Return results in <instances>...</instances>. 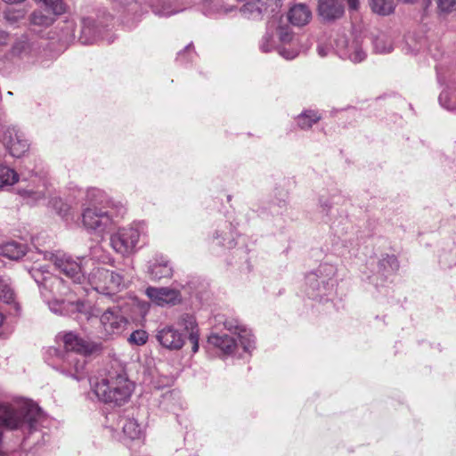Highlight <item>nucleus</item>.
I'll use <instances>...</instances> for the list:
<instances>
[{
  "mask_svg": "<svg viewBox=\"0 0 456 456\" xmlns=\"http://www.w3.org/2000/svg\"><path fill=\"white\" fill-rule=\"evenodd\" d=\"M133 390L134 384L125 373L110 374L94 386L95 395L100 400L116 405H122L126 403Z\"/></svg>",
  "mask_w": 456,
  "mask_h": 456,
  "instance_id": "obj_1",
  "label": "nucleus"
},
{
  "mask_svg": "<svg viewBox=\"0 0 456 456\" xmlns=\"http://www.w3.org/2000/svg\"><path fill=\"white\" fill-rule=\"evenodd\" d=\"M94 289L103 294H112L125 287L123 277L117 273L103 269H94L87 277Z\"/></svg>",
  "mask_w": 456,
  "mask_h": 456,
  "instance_id": "obj_2",
  "label": "nucleus"
},
{
  "mask_svg": "<svg viewBox=\"0 0 456 456\" xmlns=\"http://www.w3.org/2000/svg\"><path fill=\"white\" fill-rule=\"evenodd\" d=\"M65 12L66 6L61 0H42L41 8L34 11L29 17L30 24L47 28L55 21L56 16Z\"/></svg>",
  "mask_w": 456,
  "mask_h": 456,
  "instance_id": "obj_3",
  "label": "nucleus"
},
{
  "mask_svg": "<svg viewBox=\"0 0 456 456\" xmlns=\"http://www.w3.org/2000/svg\"><path fill=\"white\" fill-rule=\"evenodd\" d=\"M139 238V228L134 226L122 228L111 235L110 245L116 252L128 255L135 248Z\"/></svg>",
  "mask_w": 456,
  "mask_h": 456,
  "instance_id": "obj_4",
  "label": "nucleus"
},
{
  "mask_svg": "<svg viewBox=\"0 0 456 456\" xmlns=\"http://www.w3.org/2000/svg\"><path fill=\"white\" fill-rule=\"evenodd\" d=\"M2 141L5 149L14 158L24 156L30 147L25 134L14 126L5 128Z\"/></svg>",
  "mask_w": 456,
  "mask_h": 456,
  "instance_id": "obj_5",
  "label": "nucleus"
},
{
  "mask_svg": "<svg viewBox=\"0 0 456 456\" xmlns=\"http://www.w3.org/2000/svg\"><path fill=\"white\" fill-rule=\"evenodd\" d=\"M51 261L67 277L72 279L74 282L82 283L86 277L81 262H77L70 256L64 253L53 254Z\"/></svg>",
  "mask_w": 456,
  "mask_h": 456,
  "instance_id": "obj_6",
  "label": "nucleus"
},
{
  "mask_svg": "<svg viewBox=\"0 0 456 456\" xmlns=\"http://www.w3.org/2000/svg\"><path fill=\"white\" fill-rule=\"evenodd\" d=\"M112 216L107 211L97 208L94 204L86 208L82 214L83 224L88 230H103L112 220Z\"/></svg>",
  "mask_w": 456,
  "mask_h": 456,
  "instance_id": "obj_7",
  "label": "nucleus"
},
{
  "mask_svg": "<svg viewBox=\"0 0 456 456\" xmlns=\"http://www.w3.org/2000/svg\"><path fill=\"white\" fill-rule=\"evenodd\" d=\"M64 347L67 351L75 352L82 355H89L102 350V345L87 341L73 332L65 333L62 337Z\"/></svg>",
  "mask_w": 456,
  "mask_h": 456,
  "instance_id": "obj_8",
  "label": "nucleus"
},
{
  "mask_svg": "<svg viewBox=\"0 0 456 456\" xmlns=\"http://www.w3.org/2000/svg\"><path fill=\"white\" fill-rule=\"evenodd\" d=\"M145 293L154 304L159 306L175 305L182 302L180 291L167 287H149Z\"/></svg>",
  "mask_w": 456,
  "mask_h": 456,
  "instance_id": "obj_9",
  "label": "nucleus"
},
{
  "mask_svg": "<svg viewBox=\"0 0 456 456\" xmlns=\"http://www.w3.org/2000/svg\"><path fill=\"white\" fill-rule=\"evenodd\" d=\"M101 323L107 336L120 334L127 322L118 308L106 310L101 316Z\"/></svg>",
  "mask_w": 456,
  "mask_h": 456,
  "instance_id": "obj_10",
  "label": "nucleus"
},
{
  "mask_svg": "<svg viewBox=\"0 0 456 456\" xmlns=\"http://www.w3.org/2000/svg\"><path fill=\"white\" fill-rule=\"evenodd\" d=\"M318 13L325 20L341 18L344 14L343 0H319Z\"/></svg>",
  "mask_w": 456,
  "mask_h": 456,
  "instance_id": "obj_11",
  "label": "nucleus"
},
{
  "mask_svg": "<svg viewBox=\"0 0 456 456\" xmlns=\"http://www.w3.org/2000/svg\"><path fill=\"white\" fill-rule=\"evenodd\" d=\"M157 338L164 347L172 350H178L184 344L183 336L171 326L160 330L157 334Z\"/></svg>",
  "mask_w": 456,
  "mask_h": 456,
  "instance_id": "obj_12",
  "label": "nucleus"
},
{
  "mask_svg": "<svg viewBox=\"0 0 456 456\" xmlns=\"http://www.w3.org/2000/svg\"><path fill=\"white\" fill-rule=\"evenodd\" d=\"M288 18L291 24L302 27L311 20L312 12L306 4H297L290 8Z\"/></svg>",
  "mask_w": 456,
  "mask_h": 456,
  "instance_id": "obj_13",
  "label": "nucleus"
},
{
  "mask_svg": "<svg viewBox=\"0 0 456 456\" xmlns=\"http://www.w3.org/2000/svg\"><path fill=\"white\" fill-rule=\"evenodd\" d=\"M224 324L226 330L238 335L240 342L246 351H249L253 347L254 339L250 332L244 326L239 324L238 321L227 320Z\"/></svg>",
  "mask_w": 456,
  "mask_h": 456,
  "instance_id": "obj_14",
  "label": "nucleus"
},
{
  "mask_svg": "<svg viewBox=\"0 0 456 456\" xmlns=\"http://www.w3.org/2000/svg\"><path fill=\"white\" fill-rule=\"evenodd\" d=\"M50 310L57 314H71L74 313H81L83 311L84 303L81 301L77 302H65L60 300H52L48 302Z\"/></svg>",
  "mask_w": 456,
  "mask_h": 456,
  "instance_id": "obj_15",
  "label": "nucleus"
},
{
  "mask_svg": "<svg viewBox=\"0 0 456 456\" xmlns=\"http://www.w3.org/2000/svg\"><path fill=\"white\" fill-rule=\"evenodd\" d=\"M208 341L210 345L220 349L224 354H232L236 347L235 340L226 334H211L208 337Z\"/></svg>",
  "mask_w": 456,
  "mask_h": 456,
  "instance_id": "obj_16",
  "label": "nucleus"
},
{
  "mask_svg": "<svg viewBox=\"0 0 456 456\" xmlns=\"http://www.w3.org/2000/svg\"><path fill=\"white\" fill-rule=\"evenodd\" d=\"M15 298V292L12 287L10 279L0 276V301L7 305H12L14 309L18 310L19 305Z\"/></svg>",
  "mask_w": 456,
  "mask_h": 456,
  "instance_id": "obj_17",
  "label": "nucleus"
},
{
  "mask_svg": "<svg viewBox=\"0 0 456 456\" xmlns=\"http://www.w3.org/2000/svg\"><path fill=\"white\" fill-rule=\"evenodd\" d=\"M31 275L40 286L52 292H53L55 289H59L62 284V280L49 273L47 276L43 277V272L41 270H32Z\"/></svg>",
  "mask_w": 456,
  "mask_h": 456,
  "instance_id": "obj_18",
  "label": "nucleus"
},
{
  "mask_svg": "<svg viewBox=\"0 0 456 456\" xmlns=\"http://www.w3.org/2000/svg\"><path fill=\"white\" fill-rule=\"evenodd\" d=\"M256 7L257 14L274 12L281 7V0H256L247 3V9Z\"/></svg>",
  "mask_w": 456,
  "mask_h": 456,
  "instance_id": "obj_19",
  "label": "nucleus"
},
{
  "mask_svg": "<svg viewBox=\"0 0 456 456\" xmlns=\"http://www.w3.org/2000/svg\"><path fill=\"white\" fill-rule=\"evenodd\" d=\"M369 4L374 13L381 16L390 15L395 9L394 0H369Z\"/></svg>",
  "mask_w": 456,
  "mask_h": 456,
  "instance_id": "obj_20",
  "label": "nucleus"
},
{
  "mask_svg": "<svg viewBox=\"0 0 456 456\" xmlns=\"http://www.w3.org/2000/svg\"><path fill=\"white\" fill-rule=\"evenodd\" d=\"M0 255L9 259L17 260L25 255V248L14 241L7 242L0 247Z\"/></svg>",
  "mask_w": 456,
  "mask_h": 456,
  "instance_id": "obj_21",
  "label": "nucleus"
},
{
  "mask_svg": "<svg viewBox=\"0 0 456 456\" xmlns=\"http://www.w3.org/2000/svg\"><path fill=\"white\" fill-rule=\"evenodd\" d=\"M151 274L154 280L171 278L173 275V269L168 265V262L162 261L151 266Z\"/></svg>",
  "mask_w": 456,
  "mask_h": 456,
  "instance_id": "obj_22",
  "label": "nucleus"
},
{
  "mask_svg": "<svg viewBox=\"0 0 456 456\" xmlns=\"http://www.w3.org/2000/svg\"><path fill=\"white\" fill-rule=\"evenodd\" d=\"M19 181V175L12 168L0 166V188L11 186Z\"/></svg>",
  "mask_w": 456,
  "mask_h": 456,
  "instance_id": "obj_23",
  "label": "nucleus"
},
{
  "mask_svg": "<svg viewBox=\"0 0 456 456\" xmlns=\"http://www.w3.org/2000/svg\"><path fill=\"white\" fill-rule=\"evenodd\" d=\"M177 325L180 328H182L183 330V331L185 333H187L188 335L190 333H193V331H196L197 333H199V328H198L196 320H195L194 316H192L191 314H182L177 321Z\"/></svg>",
  "mask_w": 456,
  "mask_h": 456,
  "instance_id": "obj_24",
  "label": "nucleus"
},
{
  "mask_svg": "<svg viewBox=\"0 0 456 456\" xmlns=\"http://www.w3.org/2000/svg\"><path fill=\"white\" fill-rule=\"evenodd\" d=\"M123 432L130 439H138L142 436V428L134 419H127L123 424Z\"/></svg>",
  "mask_w": 456,
  "mask_h": 456,
  "instance_id": "obj_25",
  "label": "nucleus"
},
{
  "mask_svg": "<svg viewBox=\"0 0 456 456\" xmlns=\"http://www.w3.org/2000/svg\"><path fill=\"white\" fill-rule=\"evenodd\" d=\"M321 117L316 112L308 110L298 116L297 124L303 129L310 128Z\"/></svg>",
  "mask_w": 456,
  "mask_h": 456,
  "instance_id": "obj_26",
  "label": "nucleus"
},
{
  "mask_svg": "<svg viewBox=\"0 0 456 456\" xmlns=\"http://www.w3.org/2000/svg\"><path fill=\"white\" fill-rule=\"evenodd\" d=\"M26 11L23 9H15V8H9L4 12L5 19L12 22L15 23L19 21L20 20L23 19L25 17Z\"/></svg>",
  "mask_w": 456,
  "mask_h": 456,
  "instance_id": "obj_27",
  "label": "nucleus"
},
{
  "mask_svg": "<svg viewBox=\"0 0 456 456\" xmlns=\"http://www.w3.org/2000/svg\"><path fill=\"white\" fill-rule=\"evenodd\" d=\"M148 335L146 331L138 330L131 333L128 342L136 346L144 345L147 342Z\"/></svg>",
  "mask_w": 456,
  "mask_h": 456,
  "instance_id": "obj_28",
  "label": "nucleus"
},
{
  "mask_svg": "<svg viewBox=\"0 0 456 456\" xmlns=\"http://www.w3.org/2000/svg\"><path fill=\"white\" fill-rule=\"evenodd\" d=\"M260 49L263 53H268L274 47V39L272 33L266 32L260 41Z\"/></svg>",
  "mask_w": 456,
  "mask_h": 456,
  "instance_id": "obj_29",
  "label": "nucleus"
},
{
  "mask_svg": "<svg viewBox=\"0 0 456 456\" xmlns=\"http://www.w3.org/2000/svg\"><path fill=\"white\" fill-rule=\"evenodd\" d=\"M437 7L441 12H450L456 7V0H436Z\"/></svg>",
  "mask_w": 456,
  "mask_h": 456,
  "instance_id": "obj_30",
  "label": "nucleus"
},
{
  "mask_svg": "<svg viewBox=\"0 0 456 456\" xmlns=\"http://www.w3.org/2000/svg\"><path fill=\"white\" fill-rule=\"evenodd\" d=\"M19 193L28 200V203L37 201L43 198V194L39 192H34L28 190H20Z\"/></svg>",
  "mask_w": 456,
  "mask_h": 456,
  "instance_id": "obj_31",
  "label": "nucleus"
},
{
  "mask_svg": "<svg viewBox=\"0 0 456 456\" xmlns=\"http://www.w3.org/2000/svg\"><path fill=\"white\" fill-rule=\"evenodd\" d=\"M349 58L354 62H360L365 58V53L362 48L355 46L354 51L349 54Z\"/></svg>",
  "mask_w": 456,
  "mask_h": 456,
  "instance_id": "obj_32",
  "label": "nucleus"
},
{
  "mask_svg": "<svg viewBox=\"0 0 456 456\" xmlns=\"http://www.w3.org/2000/svg\"><path fill=\"white\" fill-rule=\"evenodd\" d=\"M241 12L245 16H247L248 18H251V19H256L261 15V14H257V11H256V7H252L251 9H247V4L243 5Z\"/></svg>",
  "mask_w": 456,
  "mask_h": 456,
  "instance_id": "obj_33",
  "label": "nucleus"
},
{
  "mask_svg": "<svg viewBox=\"0 0 456 456\" xmlns=\"http://www.w3.org/2000/svg\"><path fill=\"white\" fill-rule=\"evenodd\" d=\"M279 37L281 42L287 43L292 39V34L289 28H281Z\"/></svg>",
  "mask_w": 456,
  "mask_h": 456,
  "instance_id": "obj_34",
  "label": "nucleus"
},
{
  "mask_svg": "<svg viewBox=\"0 0 456 456\" xmlns=\"http://www.w3.org/2000/svg\"><path fill=\"white\" fill-rule=\"evenodd\" d=\"M189 340L192 344V352L196 353L199 350V333L193 331V333H190L188 337Z\"/></svg>",
  "mask_w": 456,
  "mask_h": 456,
  "instance_id": "obj_35",
  "label": "nucleus"
},
{
  "mask_svg": "<svg viewBox=\"0 0 456 456\" xmlns=\"http://www.w3.org/2000/svg\"><path fill=\"white\" fill-rule=\"evenodd\" d=\"M279 53L281 55H282L284 58L288 59V60H291V59H294L296 56H297V53L296 52H288L286 49H281L279 50Z\"/></svg>",
  "mask_w": 456,
  "mask_h": 456,
  "instance_id": "obj_36",
  "label": "nucleus"
},
{
  "mask_svg": "<svg viewBox=\"0 0 456 456\" xmlns=\"http://www.w3.org/2000/svg\"><path fill=\"white\" fill-rule=\"evenodd\" d=\"M59 203L61 205V207L59 208V213L65 216L68 213L69 206L63 204L61 200H59Z\"/></svg>",
  "mask_w": 456,
  "mask_h": 456,
  "instance_id": "obj_37",
  "label": "nucleus"
},
{
  "mask_svg": "<svg viewBox=\"0 0 456 456\" xmlns=\"http://www.w3.org/2000/svg\"><path fill=\"white\" fill-rule=\"evenodd\" d=\"M348 5L353 10H357L359 6V0H347Z\"/></svg>",
  "mask_w": 456,
  "mask_h": 456,
  "instance_id": "obj_38",
  "label": "nucleus"
},
{
  "mask_svg": "<svg viewBox=\"0 0 456 456\" xmlns=\"http://www.w3.org/2000/svg\"><path fill=\"white\" fill-rule=\"evenodd\" d=\"M3 1L7 4H16V3L23 2L24 0H3Z\"/></svg>",
  "mask_w": 456,
  "mask_h": 456,
  "instance_id": "obj_39",
  "label": "nucleus"
},
{
  "mask_svg": "<svg viewBox=\"0 0 456 456\" xmlns=\"http://www.w3.org/2000/svg\"><path fill=\"white\" fill-rule=\"evenodd\" d=\"M445 98H447V94H441L440 96H439V101H440L441 104H443L444 106V104L443 103V101Z\"/></svg>",
  "mask_w": 456,
  "mask_h": 456,
  "instance_id": "obj_40",
  "label": "nucleus"
},
{
  "mask_svg": "<svg viewBox=\"0 0 456 456\" xmlns=\"http://www.w3.org/2000/svg\"><path fill=\"white\" fill-rule=\"evenodd\" d=\"M84 368V362H82L79 366H75L76 371L78 372L80 370Z\"/></svg>",
  "mask_w": 456,
  "mask_h": 456,
  "instance_id": "obj_41",
  "label": "nucleus"
},
{
  "mask_svg": "<svg viewBox=\"0 0 456 456\" xmlns=\"http://www.w3.org/2000/svg\"><path fill=\"white\" fill-rule=\"evenodd\" d=\"M4 316L2 313H0V326H2V324L4 323Z\"/></svg>",
  "mask_w": 456,
  "mask_h": 456,
  "instance_id": "obj_42",
  "label": "nucleus"
},
{
  "mask_svg": "<svg viewBox=\"0 0 456 456\" xmlns=\"http://www.w3.org/2000/svg\"><path fill=\"white\" fill-rule=\"evenodd\" d=\"M319 53L322 55V56H324L325 53H324V51H322V49L319 48Z\"/></svg>",
  "mask_w": 456,
  "mask_h": 456,
  "instance_id": "obj_43",
  "label": "nucleus"
}]
</instances>
